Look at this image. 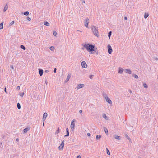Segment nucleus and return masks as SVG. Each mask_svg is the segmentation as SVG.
<instances>
[{"label": "nucleus", "instance_id": "nucleus-1", "mask_svg": "<svg viewBox=\"0 0 158 158\" xmlns=\"http://www.w3.org/2000/svg\"><path fill=\"white\" fill-rule=\"evenodd\" d=\"M83 46L89 52L93 51L94 50L95 46L93 45L92 44H85Z\"/></svg>", "mask_w": 158, "mask_h": 158}, {"label": "nucleus", "instance_id": "nucleus-2", "mask_svg": "<svg viewBox=\"0 0 158 158\" xmlns=\"http://www.w3.org/2000/svg\"><path fill=\"white\" fill-rule=\"evenodd\" d=\"M98 28V27L94 26H93L91 27V30L93 33L97 37L99 36Z\"/></svg>", "mask_w": 158, "mask_h": 158}, {"label": "nucleus", "instance_id": "nucleus-3", "mask_svg": "<svg viewBox=\"0 0 158 158\" xmlns=\"http://www.w3.org/2000/svg\"><path fill=\"white\" fill-rule=\"evenodd\" d=\"M103 96L104 97L105 99L107 102L109 104H112V102L110 99L108 98L106 94H103Z\"/></svg>", "mask_w": 158, "mask_h": 158}, {"label": "nucleus", "instance_id": "nucleus-4", "mask_svg": "<svg viewBox=\"0 0 158 158\" xmlns=\"http://www.w3.org/2000/svg\"><path fill=\"white\" fill-rule=\"evenodd\" d=\"M89 20L88 18H86L84 21V24L86 27L88 28V24L89 23Z\"/></svg>", "mask_w": 158, "mask_h": 158}, {"label": "nucleus", "instance_id": "nucleus-5", "mask_svg": "<svg viewBox=\"0 0 158 158\" xmlns=\"http://www.w3.org/2000/svg\"><path fill=\"white\" fill-rule=\"evenodd\" d=\"M108 52L109 54H111L112 52V49L110 45H108Z\"/></svg>", "mask_w": 158, "mask_h": 158}, {"label": "nucleus", "instance_id": "nucleus-6", "mask_svg": "<svg viewBox=\"0 0 158 158\" xmlns=\"http://www.w3.org/2000/svg\"><path fill=\"white\" fill-rule=\"evenodd\" d=\"M64 141L63 140L62 141L61 144L60 145L59 147L58 148L59 150L62 149L64 147Z\"/></svg>", "mask_w": 158, "mask_h": 158}, {"label": "nucleus", "instance_id": "nucleus-7", "mask_svg": "<svg viewBox=\"0 0 158 158\" xmlns=\"http://www.w3.org/2000/svg\"><path fill=\"white\" fill-rule=\"evenodd\" d=\"M74 120H73L72 121V122H71V123L70 127H71V128L72 129H74L75 126V124L74 123Z\"/></svg>", "mask_w": 158, "mask_h": 158}, {"label": "nucleus", "instance_id": "nucleus-8", "mask_svg": "<svg viewBox=\"0 0 158 158\" xmlns=\"http://www.w3.org/2000/svg\"><path fill=\"white\" fill-rule=\"evenodd\" d=\"M81 65L83 68H86L87 66V64L85 61H83L81 62Z\"/></svg>", "mask_w": 158, "mask_h": 158}, {"label": "nucleus", "instance_id": "nucleus-9", "mask_svg": "<svg viewBox=\"0 0 158 158\" xmlns=\"http://www.w3.org/2000/svg\"><path fill=\"white\" fill-rule=\"evenodd\" d=\"M47 116V114L46 112L44 113L42 118V120L43 121H44L46 120Z\"/></svg>", "mask_w": 158, "mask_h": 158}, {"label": "nucleus", "instance_id": "nucleus-10", "mask_svg": "<svg viewBox=\"0 0 158 158\" xmlns=\"http://www.w3.org/2000/svg\"><path fill=\"white\" fill-rule=\"evenodd\" d=\"M123 71L125 72L126 73L131 74L132 72L131 70L125 69H124Z\"/></svg>", "mask_w": 158, "mask_h": 158}, {"label": "nucleus", "instance_id": "nucleus-11", "mask_svg": "<svg viewBox=\"0 0 158 158\" xmlns=\"http://www.w3.org/2000/svg\"><path fill=\"white\" fill-rule=\"evenodd\" d=\"M84 86V84H79L78 85V86L77 87V89L78 90L79 89L83 87Z\"/></svg>", "mask_w": 158, "mask_h": 158}, {"label": "nucleus", "instance_id": "nucleus-12", "mask_svg": "<svg viewBox=\"0 0 158 158\" xmlns=\"http://www.w3.org/2000/svg\"><path fill=\"white\" fill-rule=\"evenodd\" d=\"M39 73L40 75L41 76L43 74V71L42 69H39Z\"/></svg>", "mask_w": 158, "mask_h": 158}, {"label": "nucleus", "instance_id": "nucleus-13", "mask_svg": "<svg viewBox=\"0 0 158 158\" xmlns=\"http://www.w3.org/2000/svg\"><path fill=\"white\" fill-rule=\"evenodd\" d=\"M30 129L29 127H27L24 129L23 131V132L24 133L27 132Z\"/></svg>", "mask_w": 158, "mask_h": 158}, {"label": "nucleus", "instance_id": "nucleus-14", "mask_svg": "<svg viewBox=\"0 0 158 158\" xmlns=\"http://www.w3.org/2000/svg\"><path fill=\"white\" fill-rule=\"evenodd\" d=\"M123 70L124 69L120 67L119 69L118 73H119L122 74L123 73Z\"/></svg>", "mask_w": 158, "mask_h": 158}, {"label": "nucleus", "instance_id": "nucleus-15", "mask_svg": "<svg viewBox=\"0 0 158 158\" xmlns=\"http://www.w3.org/2000/svg\"><path fill=\"white\" fill-rule=\"evenodd\" d=\"M71 77V75L70 74H69L67 75V78L66 80V81H68L70 78Z\"/></svg>", "mask_w": 158, "mask_h": 158}, {"label": "nucleus", "instance_id": "nucleus-16", "mask_svg": "<svg viewBox=\"0 0 158 158\" xmlns=\"http://www.w3.org/2000/svg\"><path fill=\"white\" fill-rule=\"evenodd\" d=\"M8 8V6L6 4L5 5L3 9V11L5 12Z\"/></svg>", "mask_w": 158, "mask_h": 158}, {"label": "nucleus", "instance_id": "nucleus-17", "mask_svg": "<svg viewBox=\"0 0 158 158\" xmlns=\"http://www.w3.org/2000/svg\"><path fill=\"white\" fill-rule=\"evenodd\" d=\"M114 138L116 139H118V140H120L121 139V138H120V136H118V135H115Z\"/></svg>", "mask_w": 158, "mask_h": 158}, {"label": "nucleus", "instance_id": "nucleus-18", "mask_svg": "<svg viewBox=\"0 0 158 158\" xmlns=\"http://www.w3.org/2000/svg\"><path fill=\"white\" fill-rule=\"evenodd\" d=\"M66 132H67V134L66 135H65V136H64L65 137L68 136L69 135V130H68V129L67 128L66 129Z\"/></svg>", "mask_w": 158, "mask_h": 158}, {"label": "nucleus", "instance_id": "nucleus-19", "mask_svg": "<svg viewBox=\"0 0 158 158\" xmlns=\"http://www.w3.org/2000/svg\"><path fill=\"white\" fill-rule=\"evenodd\" d=\"M104 131L106 133V135H108V132L107 129V128H105Z\"/></svg>", "mask_w": 158, "mask_h": 158}, {"label": "nucleus", "instance_id": "nucleus-20", "mask_svg": "<svg viewBox=\"0 0 158 158\" xmlns=\"http://www.w3.org/2000/svg\"><path fill=\"white\" fill-rule=\"evenodd\" d=\"M3 27V22H2L0 24V29H2Z\"/></svg>", "mask_w": 158, "mask_h": 158}, {"label": "nucleus", "instance_id": "nucleus-21", "mask_svg": "<svg viewBox=\"0 0 158 158\" xmlns=\"http://www.w3.org/2000/svg\"><path fill=\"white\" fill-rule=\"evenodd\" d=\"M44 25L46 26H49V23L47 22V21H46V22H44Z\"/></svg>", "mask_w": 158, "mask_h": 158}, {"label": "nucleus", "instance_id": "nucleus-22", "mask_svg": "<svg viewBox=\"0 0 158 158\" xmlns=\"http://www.w3.org/2000/svg\"><path fill=\"white\" fill-rule=\"evenodd\" d=\"M132 76L136 79H138L139 78L138 75L136 74H132Z\"/></svg>", "mask_w": 158, "mask_h": 158}, {"label": "nucleus", "instance_id": "nucleus-23", "mask_svg": "<svg viewBox=\"0 0 158 158\" xmlns=\"http://www.w3.org/2000/svg\"><path fill=\"white\" fill-rule=\"evenodd\" d=\"M17 107L19 109H20L21 108L20 104V103H17Z\"/></svg>", "mask_w": 158, "mask_h": 158}, {"label": "nucleus", "instance_id": "nucleus-24", "mask_svg": "<svg viewBox=\"0 0 158 158\" xmlns=\"http://www.w3.org/2000/svg\"><path fill=\"white\" fill-rule=\"evenodd\" d=\"M103 117L106 120H108V118L106 116L105 114H104L103 115Z\"/></svg>", "mask_w": 158, "mask_h": 158}, {"label": "nucleus", "instance_id": "nucleus-25", "mask_svg": "<svg viewBox=\"0 0 158 158\" xmlns=\"http://www.w3.org/2000/svg\"><path fill=\"white\" fill-rule=\"evenodd\" d=\"M20 48L21 49H22L24 50H25L26 49L25 47L23 45H21L20 46Z\"/></svg>", "mask_w": 158, "mask_h": 158}, {"label": "nucleus", "instance_id": "nucleus-26", "mask_svg": "<svg viewBox=\"0 0 158 158\" xmlns=\"http://www.w3.org/2000/svg\"><path fill=\"white\" fill-rule=\"evenodd\" d=\"M29 14V12L28 11H26L24 13V15L25 16H27Z\"/></svg>", "mask_w": 158, "mask_h": 158}, {"label": "nucleus", "instance_id": "nucleus-27", "mask_svg": "<svg viewBox=\"0 0 158 158\" xmlns=\"http://www.w3.org/2000/svg\"><path fill=\"white\" fill-rule=\"evenodd\" d=\"M101 135H97L96 136V139H99L101 138Z\"/></svg>", "mask_w": 158, "mask_h": 158}, {"label": "nucleus", "instance_id": "nucleus-28", "mask_svg": "<svg viewBox=\"0 0 158 158\" xmlns=\"http://www.w3.org/2000/svg\"><path fill=\"white\" fill-rule=\"evenodd\" d=\"M106 151L107 152V154L108 155H110V152L109 151V150L108 149V148H106Z\"/></svg>", "mask_w": 158, "mask_h": 158}, {"label": "nucleus", "instance_id": "nucleus-29", "mask_svg": "<svg viewBox=\"0 0 158 158\" xmlns=\"http://www.w3.org/2000/svg\"><path fill=\"white\" fill-rule=\"evenodd\" d=\"M54 49V47L53 46H52L50 47V49L51 51H53Z\"/></svg>", "mask_w": 158, "mask_h": 158}, {"label": "nucleus", "instance_id": "nucleus-30", "mask_svg": "<svg viewBox=\"0 0 158 158\" xmlns=\"http://www.w3.org/2000/svg\"><path fill=\"white\" fill-rule=\"evenodd\" d=\"M149 16V14L148 13H145L144 15V18H146Z\"/></svg>", "mask_w": 158, "mask_h": 158}, {"label": "nucleus", "instance_id": "nucleus-31", "mask_svg": "<svg viewBox=\"0 0 158 158\" xmlns=\"http://www.w3.org/2000/svg\"><path fill=\"white\" fill-rule=\"evenodd\" d=\"M111 33H112V32L111 31L109 32L108 33V36L109 38H110L111 36Z\"/></svg>", "mask_w": 158, "mask_h": 158}, {"label": "nucleus", "instance_id": "nucleus-32", "mask_svg": "<svg viewBox=\"0 0 158 158\" xmlns=\"http://www.w3.org/2000/svg\"><path fill=\"white\" fill-rule=\"evenodd\" d=\"M143 86H144V87L145 88H147L148 87V86L145 83H144L143 84Z\"/></svg>", "mask_w": 158, "mask_h": 158}, {"label": "nucleus", "instance_id": "nucleus-33", "mask_svg": "<svg viewBox=\"0 0 158 158\" xmlns=\"http://www.w3.org/2000/svg\"><path fill=\"white\" fill-rule=\"evenodd\" d=\"M24 94V92L21 93L20 94V95L21 97H23V96Z\"/></svg>", "mask_w": 158, "mask_h": 158}, {"label": "nucleus", "instance_id": "nucleus-34", "mask_svg": "<svg viewBox=\"0 0 158 158\" xmlns=\"http://www.w3.org/2000/svg\"><path fill=\"white\" fill-rule=\"evenodd\" d=\"M59 133V128L57 130H56L55 132L56 135L58 134Z\"/></svg>", "mask_w": 158, "mask_h": 158}, {"label": "nucleus", "instance_id": "nucleus-35", "mask_svg": "<svg viewBox=\"0 0 158 158\" xmlns=\"http://www.w3.org/2000/svg\"><path fill=\"white\" fill-rule=\"evenodd\" d=\"M14 23V21H13L11 22L10 24V25H12Z\"/></svg>", "mask_w": 158, "mask_h": 158}, {"label": "nucleus", "instance_id": "nucleus-36", "mask_svg": "<svg viewBox=\"0 0 158 158\" xmlns=\"http://www.w3.org/2000/svg\"><path fill=\"white\" fill-rule=\"evenodd\" d=\"M53 35L56 36V35H57V32L56 31H54L53 33Z\"/></svg>", "mask_w": 158, "mask_h": 158}, {"label": "nucleus", "instance_id": "nucleus-37", "mask_svg": "<svg viewBox=\"0 0 158 158\" xmlns=\"http://www.w3.org/2000/svg\"><path fill=\"white\" fill-rule=\"evenodd\" d=\"M16 89L18 90H19L20 89V87L19 86H17L16 88Z\"/></svg>", "mask_w": 158, "mask_h": 158}, {"label": "nucleus", "instance_id": "nucleus-38", "mask_svg": "<svg viewBox=\"0 0 158 158\" xmlns=\"http://www.w3.org/2000/svg\"><path fill=\"white\" fill-rule=\"evenodd\" d=\"M56 68H55L54 69V73H56Z\"/></svg>", "mask_w": 158, "mask_h": 158}, {"label": "nucleus", "instance_id": "nucleus-39", "mask_svg": "<svg viewBox=\"0 0 158 158\" xmlns=\"http://www.w3.org/2000/svg\"><path fill=\"white\" fill-rule=\"evenodd\" d=\"M94 76L93 75H90L89 76V78L91 79H92V78H93V77Z\"/></svg>", "mask_w": 158, "mask_h": 158}, {"label": "nucleus", "instance_id": "nucleus-40", "mask_svg": "<svg viewBox=\"0 0 158 158\" xmlns=\"http://www.w3.org/2000/svg\"><path fill=\"white\" fill-rule=\"evenodd\" d=\"M125 137L127 139L128 138V137H129L128 135L126 134H125Z\"/></svg>", "mask_w": 158, "mask_h": 158}, {"label": "nucleus", "instance_id": "nucleus-41", "mask_svg": "<svg viewBox=\"0 0 158 158\" xmlns=\"http://www.w3.org/2000/svg\"><path fill=\"white\" fill-rule=\"evenodd\" d=\"M27 19L29 21H30L31 20V18L30 17H27Z\"/></svg>", "mask_w": 158, "mask_h": 158}, {"label": "nucleus", "instance_id": "nucleus-42", "mask_svg": "<svg viewBox=\"0 0 158 158\" xmlns=\"http://www.w3.org/2000/svg\"><path fill=\"white\" fill-rule=\"evenodd\" d=\"M154 59L156 61L158 60V58L157 57H154Z\"/></svg>", "mask_w": 158, "mask_h": 158}, {"label": "nucleus", "instance_id": "nucleus-43", "mask_svg": "<svg viewBox=\"0 0 158 158\" xmlns=\"http://www.w3.org/2000/svg\"><path fill=\"white\" fill-rule=\"evenodd\" d=\"M4 91H5V92L6 93H7V91H6V88L5 87V89H4Z\"/></svg>", "mask_w": 158, "mask_h": 158}, {"label": "nucleus", "instance_id": "nucleus-44", "mask_svg": "<svg viewBox=\"0 0 158 158\" xmlns=\"http://www.w3.org/2000/svg\"><path fill=\"white\" fill-rule=\"evenodd\" d=\"M127 139L129 140L130 142H131V141L129 137H128V138H127Z\"/></svg>", "mask_w": 158, "mask_h": 158}, {"label": "nucleus", "instance_id": "nucleus-45", "mask_svg": "<svg viewBox=\"0 0 158 158\" xmlns=\"http://www.w3.org/2000/svg\"><path fill=\"white\" fill-rule=\"evenodd\" d=\"M82 110H79V113H82Z\"/></svg>", "mask_w": 158, "mask_h": 158}, {"label": "nucleus", "instance_id": "nucleus-46", "mask_svg": "<svg viewBox=\"0 0 158 158\" xmlns=\"http://www.w3.org/2000/svg\"><path fill=\"white\" fill-rule=\"evenodd\" d=\"M87 135L88 136H90V134L89 133H88L87 134Z\"/></svg>", "mask_w": 158, "mask_h": 158}, {"label": "nucleus", "instance_id": "nucleus-47", "mask_svg": "<svg viewBox=\"0 0 158 158\" xmlns=\"http://www.w3.org/2000/svg\"><path fill=\"white\" fill-rule=\"evenodd\" d=\"M127 17H124V19L125 20H127Z\"/></svg>", "mask_w": 158, "mask_h": 158}, {"label": "nucleus", "instance_id": "nucleus-48", "mask_svg": "<svg viewBox=\"0 0 158 158\" xmlns=\"http://www.w3.org/2000/svg\"><path fill=\"white\" fill-rule=\"evenodd\" d=\"M77 158H81V156L80 155H78L77 156Z\"/></svg>", "mask_w": 158, "mask_h": 158}, {"label": "nucleus", "instance_id": "nucleus-49", "mask_svg": "<svg viewBox=\"0 0 158 158\" xmlns=\"http://www.w3.org/2000/svg\"><path fill=\"white\" fill-rule=\"evenodd\" d=\"M10 67H11V69H13V70H14V68H13V67L12 65H11L10 66Z\"/></svg>", "mask_w": 158, "mask_h": 158}, {"label": "nucleus", "instance_id": "nucleus-50", "mask_svg": "<svg viewBox=\"0 0 158 158\" xmlns=\"http://www.w3.org/2000/svg\"><path fill=\"white\" fill-rule=\"evenodd\" d=\"M49 72V71L48 70H46L45 71V72L48 73Z\"/></svg>", "mask_w": 158, "mask_h": 158}, {"label": "nucleus", "instance_id": "nucleus-51", "mask_svg": "<svg viewBox=\"0 0 158 158\" xmlns=\"http://www.w3.org/2000/svg\"><path fill=\"white\" fill-rule=\"evenodd\" d=\"M45 83L46 84V85H47V84H48V82H47V80H46V81H45Z\"/></svg>", "mask_w": 158, "mask_h": 158}, {"label": "nucleus", "instance_id": "nucleus-52", "mask_svg": "<svg viewBox=\"0 0 158 158\" xmlns=\"http://www.w3.org/2000/svg\"><path fill=\"white\" fill-rule=\"evenodd\" d=\"M82 2L84 3H85V2L84 0H82Z\"/></svg>", "mask_w": 158, "mask_h": 158}, {"label": "nucleus", "instance_id": "nucleus-53", "mask_svg": "<svg viewBox=\"0 0 158 158\" xmlns=\"http://www.w3.org/2000/svg\"><path fill=\"white\" fill-rule=\"evenodd\" d=\"M129 92L130 93H132V91H131V90H129Z\"/></svg>", "mask_w": 158, "mask_h": 158}, {"label": "nucleus", "instance_id": "nucleus-54", "mask_svg": "<svg viewBox=\"0 0 158 158\" xmlns=\"http://www.w3.org/2000/svg\"><path fill=\"white\" fill-rule=\"evenodd\" d=\"M16 140L17 141H19V139H17V138L16 139Z\"/></svg>", "mask_w": 158, "mask_h": 158}, {"label": "nucleus", "instance_id": "nucleus-55", "mask_svg": "<svg viewBox=\"0 0 158 158\" xmlns=\"http://www.w3.org/2000/svg\"><path fill=\"white\" fill-rule=\"evenodd\" d=\"M77 31H80V32H81V31H80V30H77Z\"/></svg>", "mask_w": 158, "mask_h": 158}, {"label": "nucleus", "instance_id": "nucleus-56", "mask_svg": "<svg viewBox=\"0 0 158 158\" xmlns=\"http://www.w3.org/2000/svg\"><path fill=\"white\" fill-rule=\"evenodd\" d=\"M44 122H43V126H44Z\"/></svg>", "mask_w": 158, "mask_h": 158}]
</instances>
